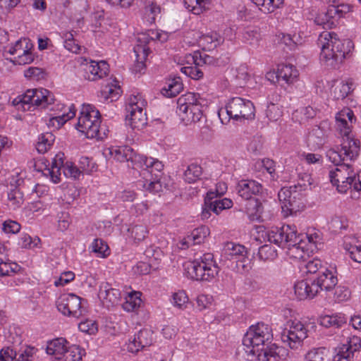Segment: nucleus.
I'll return each instance as SVG.
<instances>
[{
  "label": "nucleus",
  "instance_id": "nucleus-1",
  "mask_svg": "<svg viewBox=\"0 0 361 361\" xmlns=\"http://www.w3.org/2000/svg\"><path fill=\"white\" fill-rule=\"evenodd\" d=\"M273 338L272 331L268 324L259 322L250 326L243 338L244 350L252 360L269 361L277 355L275 345H270Z\"/></svg>",
  "mask_w": 361,
  "mask_h": 361
},
{
  "label": "nucleus",
  "instance_id": "nucleus-2",
  "mask_svg": "<svg viewBox=\"0 0 361 361\" xmlns=\"http://www.w3.org/2000/svg\"><path fill=\"white\" fill-rule=\"evenodd\" d=\"M264 241L274 243L278 247L287 248V255L290 258L304 260L307 252L304 250L302 235L298 234L296 226L294 225H283V226L272 227L262 234Z\"/></svg>",
  "mask_w": 361,
  "mask_h": 361
},
{
  "label": "nucleus",
  "instance_id": "nucleus-3",
  "mask_svg": "<svg viewBox=\"0 0 361 361\" xmlns=\"http://www.w3.org/2000/svg\"><path fill=\"white\" fill-rule=\"evenodd\" d=\"M318 44L321 47V61L333 68L338 67L353 48L350 39L341 40L335 32H323L319 35Z\"/></svg>",
  "mask_w": 361,
  "mask_h": 361
},
{
  "label": "nucleus",
  "instance_id": "nucleus-4",
  "mask_svg": "<svg viewBox=\"0 0 361 361\" xmlns=\"http://www.w3.org/2000/svg\"><path fill=\"white\" fill-rule=\"evenodd\" d=\"M355 117L352 110L343 109L336 116V126L337 130L343 136V149L347 158H356L360 152V141L355 138L351 133V127Z\"/></svg>",
  "mask_w": 361,
  "mask_h": 361
},
{
  "label": "nucleus",
  "instance_id": "nucleus-5",
  "mask_svg": "<svg viewBox=\"0 0 361 361\" xmlns=\"http://www.w3.org/2000/svg\"><path fill=\"white\" fill-rule=\"evenodd\" d=\"M54 94L47 89H30L15 98L12 104L18 110L31 111L32 108L47 109L54 104Z\"/></svg>",
  "mask_w": 361,
  "mask_h": 361
},
{
  "label": "nucleus",
  "instance_id": "nucleus-6",
  "mask_svg": "<svg viewBox=\"0 0 361 361\" xmlns=\"http://www.w3.org/2000/svg\"><path fill=\"white\" fill-rule=\"evenodd\" d=\"M329 177L340 193H345L348 190L357 192L361 191V171L355 175L348 164L339 165L334 170L330 171Z\"/></svg>",
  "mask_w": 361,
  "mask_h": 361
},
{
  "label": "nucleus",
  "instance_id": "nucleus-7",
  "mask_svg": "<svg viewBox=\"0 0 361 361\" xmlns=\"http://www.w3.org/2000/svg\"><path fill=\"white\" fill-rule=\"evenodd\" d=\"M255 106L250 100L241 97L231 99L224 108L219 111V117L223 124L231 119L237 121L252 119L255 117Z\"/></svg>",
  "mask_w": 361,
  "mask_h": 361
},
{
  "label": "nucleus",
  "instance_id": "nucleus-8",
  "mask_svg": "<svg viewBox=\"0 0 361 361\" xmlns=\"http://www.w3.org/2000/svg\"><path fill=\"white\" fill-rule=\"evenodd\" d=\"M188 276L197 281H210L219 272V267L211 253H205L185 264Z\"/></svg>",
  "mask_w": 361,
  "mask_h": 361
},
{
  "label": "nucleus",
  "instance_id": "nucleus-9",
  "mask_svg": "<svg viewBox=\"0 0 361 361\" xmlns=\"http://www.w3.org/2000/svg\"><path fill=\"white\" fill-rule=\"evenodd\" d=\"M99 111L90 104H83L76 124V129L87 138L103 139L105 133L102 134Z\"/></svg>",
  "mask_w": 361,
  "mask_h": 361
},
{
  "label": "nucleus",
  "instance_id": "nucleus-10",
  "mask_svg": "<svg viewBox=\"0 0 361 361\" xmlns=\"http://www.w3.org/2000/svg\"><path fill=\"white\" fill-rule=\"evenodd\" d=\"M107 150L111 157L116 161L119 162L131 161L134 163L133 167H154L158 172L164 169L163 164L158 159L136 154L128 146L111 147Z\"/></svg>",
  "mask_w": 361,
  "mask_h": 361
},
{
  "label": "nucleus",
  "instance_id": "nucleus-11",
  "mask_svg": "<svg viewBox=\"0 0 361 361\" xmlns=\"http://www.w3.org/2000/svg\"><path fill=\"white\" fill-rule=\"evenodd\" d=\"M147 102L142 94L133 93L128 97L126 104V124L132 129L141 130L147 124L145 111Z\"/></svg>",
  "mask_w": 361,
  "mask_h": 361
},
{
  "label": "nucleus",
  "instance_id": "nucleus-12",
  "mask_svg": "<svg viewBox=\"0 0 361 361\" xmlns=\"http://www.w3.org/2000/svg\"><path fill=\"white\" fill-rule=\"evenodd\" d=\"M178 112L185 125L201 121L203 118V106L194 93H188L178 98Z\"/></svg>",
  "mask_w": 361,
  "mask_h": 361
},
{
  "label": "nucleus",
  "instance_id": "nucleus-13",
  "mask_svg": "<svg viewBox=\"0 0 361 361\" xmlns=\"http://www.w3.org/2000/svg\"><path fill=\"white\" fill-rule=\"evenodd\" d=\"M63 338H57L47 343V353L54 357V361H80L82 350L77 345L68 346Z\"/></svg>",
  "mask_w": 361,
  "mask_h": 361
},
{
  "label": "nucleus",
  "instance_id": "nucleus-14",
  "mask_svg": "<svg viewBox=\"0 0 361 361\" xmlns=\"http://www.w3.org/2000/svg\"><path fill=\"white\" fill-rule=\"evenodd\" d=\"M85 302V299L74 293H63L58 298L56 307L63 315L78 319L87 312Z\"/></svg>",
  "mask_w": 361,
  "mask_h": 361
},
{
  "label": "nucleus",
  "instance_id": "nucleus-15",
  "mask_svg": "<svg viewBox=\"0 0 361 361\" xmlns=\"http://www.w3.org/2000/svg\"><path fill=\"white\" fill-rule=\"evenodd\" d=\"M308 336V330L300 321H288L281 334V339L291 349L302 347L304 340Z\"/></svg>",
  "mask_w": 361,
  "mask_h": 361
},
{
  "label": "nucleus",
  "instance_id": "nucleus-16",
  "mask_svg": "<svg viewBox=\"0 0 361 361\" xmlns=\"http://www.w3.org/2000/svg\"><path fill=\"white\" fill-rule=\"evenodd\" d=\"M212 61L211 56L199 51H195L193 54L185 55V61L188 66L182 67L180 71L188 77L198 80L203 76V71L201 67L210 63Z\"/></svg>",
  "mask_w": 361,
  "mask_h": 361
},
{
  "label": "nucleus",
  "instance_id": "nucleus-17",
  "mask_svg": "<svg viewBox=\"0 0 361 361\" xmlns=\"http://www.w3.org/2000/svg\"><path fill=\"white\" fill-rule=\"evenodd\" d=\"M33 44L27 38H21L11 47L8 52L13 56L12 61L15 64L25 65L34 61L32 52Z\"/></svg>",
  "mask_w": 361,
  "mask_h": 361
},
{
  "label": "nucleus",
  "instance_id": "nucleus-18",
  "mask_svg": "<svg viewBox=\"0 0 361 361\" xmlns=\"http://www.w3.org/2000/svg\"><path fill=\"white\" fill-rule=\"evenodd\" d=\"M298 193L290 188H282L278 197L281 202L282 212L285 216H288L297 213L301 208V203L297 197Z\"/></svg>",
  "mask_w": 361,
  "mask_h": 361
},
{
  "label": "nucleus",
  "instance_id": "nucleus-19",
  "mask_svg": "<svg viewBox=\"0 0 361 361\" xmlns=\"http://www.w3.org/2000/svg\"><path fill=\"white\" fill-rule=\"evenodd\" d=\"M152 39V38L149 37L147 35L144 33L140 34L137 36V44L133 49L136 57L133 66V71L135 73H141L142 71L145 70V61L149 54L147 44Z\"/></svg>",
  "mask_w": 361,
  "mask_h": 361
},
{
  "label": "nucleus",
  "instance_id": "nucleus-20",
  "mask_svg": "<svg viewBox=\"0 0 361 361\" xmlns=\"http://www.w3.org/2000/svg\"><path fill=\"white\" fill-rule=\"evenodd\" d=\"M140 169L143 180L138 181L139 186L152 193L160 192L162 187L159 179L163 169L159 172L157 171L154 167L144 166Z\"/></svg>",
  "mask_w": 361,
  "mask_h": 361
},
{
  "label": "nucleus",
  "instance_id": "nucleus-21",
  "mask_svg": "<svg viewBox=\"0 0 361 361\" xmlns=\"http://www.w3.org/2000/svg\"><path fill=\"white\" fill-rule=\"evenodd\" d=\"M343 16V11L339 6L331 5L326 11L319 12L315 17L314 23L324 29L334 27L340 18Z\"/></svg>",
  "mask_w": 361,
  "mask_h": 361
},
{
  "label": "nucleus",
  "instance_id": "nucleus-22",
  "mask_svg": "<svg viewBox=\"0 0 361 361\" xmlns=\"http://www.w3.org/2000/svg\"><path fill=\"white\" fill-rule=\"evenodd\" d=\"M224 252L228 259H236L242 263L243 269L247 268V265L245 264L247 261V250L245 246L233 242H227L224 246Z\"/></svg>",
  "mask_w": 361,
  "mask_h": 361
},
{
  "label": "nucleus",
  "instance_id": "nucleus-23",
  "mask_svg": "<svg viewBox=\"0 0 361 361\" xmlns=\"http://www.w3.org/2000/svg\"><path fill=\"white\" fill-rule=\"evenodd\" d=\"M294 290L299 300L311 299L318 294V285L314 279L302 280L295 284Z\"/></svg>",
  "mask_w": 361,
  "mask_h": 361
},
{
  "label": "nucleus",
  "instance_id": "nucleus-24",
  "mask_svg": "<svg viewBox=\"0 0 361 361\" xmlns=\"http://www.w3.org/2000/svg\"><path fill=\"white\" fill-rule=\"evenodd\" d=\"M98 295L103 305L109 308L118 303L121 292L118 289L114 288L110 284L106 283L100 286Z\"/></svg>",
  "mask_w": 361,
  "mask_h": 361
},
{
  "label": "nucleus",
  "instance_id": "nucleus-25",
  "mask_svg": "<svg viewBox=\"0 0 361 361\" xmlns=\"http://www.w3.org/2000/svg\"><path fill=\"white\" fill-rule=\"evenodd\" d=\"M237 190L239 195L245 200H252V195L262 193V185L254 180H244L238 183Z\"/></svg>",
  "mask_w": 361,
  "mask_h": 361
},
{
  "label": "nucleus",
  "instance_id": "nucleus-26",
  "mask_svg": "<svg viewBox=\"0 0 361 361\" xmlns=\"http://www.w3.org/2000/svg\"><path fill=\"white\" fill-rule=\"evenodd\" d=\"M330 94L334 99H343L352 91L353 83L348 80H332L328 82Z\"/></svg>",
  "mask_w": 361,
  "mask_h": 361
},
{
  "label": "nucleus",
  "instance_id": "nucleus-27",
  "mask_svg": "<svg viewBox=\"0 0 361 361\" xmlns=\"http://www.w3.org/2000/svg\"><path fill=\"white\" fill-rule=\"evenodd\" d=\"M205 204L211 211L219 214L221 211L232 207L233 202L228 198H217L214 192L209 191L207 194Z\"/></svg>",
  "mask_w": 361,
  "mask_h": 361
},
{
  "label": "nucleus",
  "instance_id": "nucleus-28",
  "mask_svg": "<svg viewBox=\"0 0 361 361\" xmlns=\"http://www.w3.org/2000/svg\"><path fill=\"white\" fill-rule=\"evenodd\" d=\"M85 71L89 80H96L106 76L109 72V66L104 61L95 62L91 61L86 64Z\"/></svg>",
  "mask_w": 361,
  "mask_h": 361
},
{
  "label": "nucleus",
  "instance_id": "nucleus-29",
  "mask_svg": "<svg viewBox=\"0 0 361 361\" xmlns=\"http://www.w3.org/2000/svg\"><path fill=\"white\" fill-rule=\"evenodd\" d=\"M315 280V285H318V293L319 290H325L326 291L332 290L337 284V277L334 273L326 269Z\"/></svg>",
  "mask_w": 361,
  "mask_h": 361
},
{
  "label": "nucleus",
  "instance_id": "nucleus-30",
  "mask_svg": "<svg viewBox=\"0 0 361 361\" xmlns=\"http://www.w3.org/2000/svg\"><path fill=\"white\" fill-rule=\"evenodd\" d=\"M277 68L280 81L286 84L293 83L298 76V70L291 64H279Z\"/></svg>",
  "mask_w": 361,
  "mask_h": 361
},
{
  "label": "nucleus",
  "instance_id": "nucleus-31",
  "mask_svg": "<svg viewBox=\"0 0 361 361\" xmlns=\"http://www.w3.org/2000/svg\"><path fill=\"white\" fill-rule=\"evenodd\" d=\"M223 42V37L215 32L202 35L198 39L199 45L201 46L203 49L207 51L214 49Z\"/></svg>",
  "mask_w": 361,
  "mask_h": 361
},
{
  "label": "nucleus",
  "instance_id": "nucleus-32",
  "mask_svg": "<svg viewBox=\"0 0 361 361\" xmlns=\"http://www.w3.org/2000/svg\"><path fill=\"white\" fill-rule=\"evenodd\" d=\"M343 247L353 261L361 263V243L354 238L346 237L344 240Z\"/></svg>",
  "mask_w": 361,
  "mask_h": 361
},
{
  "label": "nucleus",
  "instance_id": "nucleus-33",
  "mask_svg": "<svg viewBox=\"0 0 361 361\" xmlns=\"http://www.w3.org/2000/svg\"><path fill=\"white\" fill-rule=\"evenodd\" d=\"M152 332L148 329H142L135 334V338L138 339L137 347L130 344L131 353H137L152 343Z\"/></svg>",
  "mask_w": 361,
  "mask_h": 361
},
{
  "label": "nucleus",
  "instance_id": "nucleus-34",
  "mask_svg": "<svg viewBox=\"0 0 361 361\" xmlns=\"http://www.w3.org/2000/svg\"><path fill=\"white\" fill-rule=\"evenodd\" d=\"M127 232L128 238L135 243H138L145 240L148 234L147 228L143 224L130 225Z\"/></svg>",
  "mask_w": 361,
  "mask_h": 361
},
{
  "label": "nucleus",
  "instance_id": "nucleus-35",
  "mask_svg": "<svg viewBox=\"0 0 361 361\" xmlns=\"http://www.w3.org/2000/svg\"><path fill=\"white\" fill-rule=\"evenodd\" d=\"M140 296V292L132 291L128 293L122 305L123 309L128 312L137 311L142 304Z\"/></svg>",
  "mask_w": 361,
  "mask_h": 361
},
{
  "label": "nucleus",
  "instance_id": "nucleus-36",
  "mask_svg": "<svg viewBox=\"0 0 361 361\" xmlns=\"http://www.w3.org/2000/svg\"><path fill=\"white\" fill-rule=\"evenodd\" d=\"M186 8L195 15H200L209 8L210 0H184Z\"/></svg>",
  "mask_w": 361,
  "mask_h": 361
},
{
  "label": "nucleus",
  "instance_id": "nucleus-37",
  "mask_svg": "<svg viewBox=\"0 0 361 361\" xmlns=\"http://www.w3.org/2000/svg\"><path fill=\"white\" fill-rule=\"evenodd\" d=\"M202 174V169L200 165L191 164L188 166L183 174V178L188 183H194L200 180Z\"/></svg>",
  "mask_w": 361,
  "mask_h": 361
},
{
  "label": "nucleus",
  "instance_id": "nucleus-38",
  "mask_svg": "<svg viewBox=\"0 0 361 361\" xmlns=\"http://www.w3.org/2000/svg\"><path fill=\"white\" fill-rule=\"evenodd\" d=\"M345 322V317L341 314L324 315L320 318V324L326 328H339Z\"/></svg>",
  "mask_w": 361,
  "mask_h": 361
},
{
  "label": "nucleus",
  "instance_id": "nucleus-39",
  "mask_svg": "<svg viewBox=\"0 0 361 361\" xmlns=\"http://www.w3.org/2000/svg\"><path fill=\"white\" fill-rule=\"evenodd\" d=\"M55 140V136L49 132L42 134L37 143L36 149L39 153L44 154L47 152L52 146Z\"/></svg>",
  "mask_w": 361,
  "mask_h": 361
},
{
  "label": "nucleus",
  "instance_id": "nucleus-40",
  "mask_svg": "<svg viewBox=\"0 0 361 361\" xmlns=\"http://www.w3.org/2000/svg\"><path fill=\"white\" fill-rule=\"evenodd\" d=\"M171 302L173 307L183 310L186 309L188 305L189 298L185 290H178L172 293Z\"/></svg>",
  "mask_w": 361,
  "mask_h": 361
},
{
  "label": "nucleus",
  "instance_id": "nucleus-41",
  "mask_svg": "<svg viewBox=\"0 0 361 361\" xmlns=\"http://www.w3.org/2000/svg\"><path fill=\"white\" fill-rule=\"evenodd\" d=\"M278 255L276 247L270 244H264L259 247L258 250V257L264 262L273 261Z\"/></svg>",
  "mask_w": 361,
  "mask_h": 361
},
{
  "label": "nucleus",
  "instance_id": "nucleus-42",
  "mask_svg": "<svg viewBox=\"0 0 361 361\" xmlns=\"http://www.w3.org/2000/svg\"><path fill=\"white\" fill-rule=\"evenodd\" d=\"M75 115V109L73 106L69 107V111L67 114H63L51 118L49 121V126H52L56 128H60L66 121L73 118Z\"/></svg>",
  "mask_w": 361,
  "mask_h": 361
},
{
  "label": "nucleus",
  "instance_id": "nucleus-43",
  "mask_svg": "<svg viewBox=\"0 0 361 361\" xmlns=\"http://www.w3.org/2000/svg\"><path fill=\"white\" fill-rule=\"evenodd\" d=\"M245 209L247 213L252 219L259 218L263 211L262 204L257 199L249 200Z\"/></svg>",
  "mask_w": 361,
  "mask_h": 361
},
{
  "label": "nucleus",
  "instance_id": "nucleus-44",
  "mask_svg": "<svg viewBox=\"0 0 361 361\" xmlns=\"http://www.w3.org/2000/svg\"><path fill=\"white\" fill-rule=\"evenodd\" d=\"M328 350L325 348H317L310 350L305 355V361H324Z\"/></svg>",
  "mask_w": 361,
  "mask_h": 361
},
{
  "label": "nucleus",
  "instance_id": "nucleus-45",
  "mask_svg": "<svg viewBox=\"0 0 361 361\" xmlns=\"http://www.w3.org/2000/svg\"><path fill=\"white\" fill-rule=\"evenodd\" d=\"M260 35L257 30L252 28H246L243 33V40L253 47L259 45Z\"/></svg>",
  "mask_w": 361,
  "mask_h": 361
},
{
  "label": "nucleus",
  "instance_id": "nucleus-46",
  "mask_svg": "<svg viewBox=\"0 0 361 361\" xmlns=\"http://www.w3.org/2000/svg\"><path fill=\"white\" fill-rule=\"evenodd\" d=\"M326 157H328L329 160L336 165L337 166H339V165H341L342 161L345 160H353L355 158H347L344 154V150L343 149V143L341 144V152H339L335 149H330L326 152Z\"/></svg>",
  "mask_w": 361,
  "mask_h": 361
},
{
  "label": "nucleus",
  "instance_id": "nucleus-47",
  "mask_svg": "<svg viewBox=\"0 0 361 361\" xmlns=\"http://www.w3.org/2000/svg\"><path fill=\"white\" fill-rule=\"evenodd\" d=\"M90 248L99 257H105L109 254L107 244L102 239H94Z\"/></svg>",
  "mask_w": 361,
  "mask_h": 361
},
{
  "label": "nucleus",
  "instance_id": "nucleus-48",
  "mask_svg": "<svg viewBox=\"0 0 361 361\" xmlns=\"http://www.w3.org/2000/svg\"><path fill=\"white\" fill-rule=\"evenodd\" d=\"M182 90V83L180 82V79H173L169 80L167 85L162 90L165 91L163 93L164 95L169 97H173L176 96Z\"/></svg>",
  "mask_w": 361,
  "mask_h": 361
},
{
  "label": "nucleus",
  "instance_id": "nucleus-49",
  "mask_svg": "<svg viewBox=\"0 0 361 361\" xmlns=\"http://www.w3.org/2000/svg\"><path fill=\"white\" fill-rule=\"evenodd\" d=\"M209 234V230L208 227L201 226L192 232L191 235H189V240H192L194 245L200 244L204 242Z\"/></svg>",
  "mask_w": 361,
  "mask_h": 361
},
{
  "label": "nucleus",
  "instance_id": "nucleus-50",
  "mask_svg": "<svg viewBox=\"0 0 361 361\" xmlns=\"http://www.w3.org/2000/svg\"><path fill=\"white\" fill-rule=\"evenodd\" d=\"M335 352L334 361H353L354 353L343 345L336 348Z\"/></svg>",
  "mask_w": 361,
  "mask_h": 361
},
{
  "label": "nucleus",
  "instance_id": "nucleus-51",
  "mask_svg": "<svg viewBox=\"0 0 361 361\" xmlns=\"http://www.w3.org/2000/svg\"><path fill=\"white\" fill-rule=\"evenodd\" d=\"M310 140L314 142L318 147H320L326 142V133L320 127L316 126L310 133Z\"/></svg>",
  "mask_w": 361,
  "mask_h": 361
},
{
  "label": "nucleus",
  "instance_id": "nucleus-52",
  "mask_svg": "<svg viewBox=\"0 0 361 361\" xmlns=\"http://www.w3.org/2000/svg\"><path fill=\"white\" fill-rule=\"evenodd\" d=\"M64 47L73 53L78 54L80 51L82 47L76 42L71 32L63 34Z\"/></svg>",
  "mask_w": 361,
  "mask_h": 361
},
{
  "label": "nucleus",
  "instance_id": "nucleus-53",
  "mask_svg": "<svg viewBox=\"0 0 361 361\" xmlns=\"http://www.w3.org/2000/svg\"><path fill=\"white\" fill-rule=\"evenodd\" d=\"M102 95L106 99L113 102L119 97L121 93L120 87L117 85L106 86L101 92Z\"/></svg>",
  "mask_w": 361,
  "mask_h": 361
},
{
  "label": "nucleus",
  "instance_id": "nucleus-54",
  "mask_svg": "<svg viewBox=\"0 0 361 361\" xmlns=\"http://www.w3.org/2000/svg\"><path fill=\"white\" fill-rule=\"evenodd\" d=\"M79 169L81 171V173H85L87 174H90L91 173L97 171V166L92 159L87 157H82L79 161Z\"/></svg>",
  "mask_w": 361,
  "mask_h": 361
},
{
  "label": "nucleus",
  "instance_id": "nucleus-55",
  "mask_svg": "<svg viewBox=\"0 0 361 361\" xmlns=\"http://www.w3.org/2000/svg\"><path fill=\"white\" fill-rule=\"evenodd\" d=\"M265 114L269 121H274L282 116V111L277 104L271 101L267 106Z\"/></svg>",
  "mask_w": 361,
  "mask_h": 361
},
{
  "label": "nucleus",
  "instance_id": "nucleus-56",
  "mask_svg": "<svg viewBox=\"0 0 361 361\" xmlns=\"http://www.w3.org/2000/svg\"><path fill=\"white\" fill-rule=\"evenodd\" d=\"M63 174L67 178L78 179L80 176L81 171L73 162L67 161L63 168Z\"/></svg>",
  "mask_w": 361,
  "mask_h": 361
},
{
  "label": "nucleus",
  "instance_id": "nucleus-57",
  "mask_svg": "<svg viewBox=\"0 0 361 361\" xmlns=\"http://www.w3.org/2000/svg\"><path fill=\"white\" fill-rule=\"evenodd\" d=\"M8 198L13 209L19 208L24 202L23 193L17 188L8 192Z\"/></svg>",
  "mask_w": 361,
  "mask_h": 361
},
{
  "label": "nucleus",
  "instance_id": "nucleus-58",
  "mask_svg": "<svg viewBox=\"0 0 361 361\" xmlns=\"http://www.w3.org/2000/svg\"><path fill=\"white\" fill-rule=\"evenodd\" d=\"M80 331L90 335L95 334L98 331V326L95 321L87 319L78 324Z\"/></svg>",
  "mask_w": 361,
  "mask_h": 361
},
{
  "label": "nucleus",
  "instance_id": "nucleus-59",
  "mask_svg": "<svg viewBox=\"0 0 361 361\" xmlns=\"http://www.w3.org/2000/svg\"><path fill=\"white\" fill-rule=\"evenodd\" d=\"M36 352V348L27 346L24 350L17 353L16 361H32Z\"/></svg>",
  "mask_w": 361,
  "mask_h": 361
},
{
  "label": "nucleus",
  "instance_id": "nucleus-60",
  "mask_svg": "<svg viewBox=\"0 0 361 361\" xmlns=\"http://www.w3.org/2000/svg\"><path fill=\"white\" fill-rule=\"evenodd\" d=\"M18 265L16 263L10 262L8 259L0 262V276H8L16 271Z\"/></svg>",
  "mask_w": 361,
  "mask_h": 361
},
{
  "label": "nucleus",
  "instance_id": "nucleus-61",
  "mask_svg": "<svg viewBox=\"0 0 361 361\" xmlns=\"http://www.w3.org/2000/svg\"><path fill=\"white\" fill-rule=\"evenodd\" d=\"M213 298L211 295L201 294L196 298L197 307L200 311L204 310L212 305Z\"/></svg>",
  "mask_w": 361,
  "mask_h": 361
},
{
  "label": "nucleus",
  "instance_id": "nucleus-62",
  "mask_svg": "<svg viewBox=\"0 0 361 361\" xmlns=\"http://www.w3.org/2000/svg\"><path fill=\"white\" fill-rule=\"evenodd\" d=\"M20 240L22 247L28 249L38 247V245L40 243V239L39 238H35L32 239V237L27 234L23 235Z\"/></svg>",
  "mask_w": 361,
  "mask_h": 361
},
{
  "label": "nucleus",
  "instance_id": "nucleus-63",
  "mask_svg": "<svg viewBox=\"0 0 361 361\" xmlns=\"http://www.w3.org/2000/svg\"><path fill=\"white\" fill-rule=\"evenodd\" d=\"M75 278V274L72 271H66L61 274L59 278L54 281V285L58 286H63L68 283L73 281Z\"/></svg>",
  "mask_w": 361,
  "mask_h": 361
},
{
  "label": "nucleus",
  "instance_id": "nucleus-64",
  "mask_svg": "<svg viewBox=\"0 0 361 361\" xmlns=\"http://www.w3.org/2000/svg\"><path fill=\"white\" fill-rule=\"evenodd\" d=\"M343 345L355 353L361 348V338L357 336H350L348 338L347 343Z\"/></svg>",
  "mask_w": 361,
  "mask_h": 361
}]
</instances>
